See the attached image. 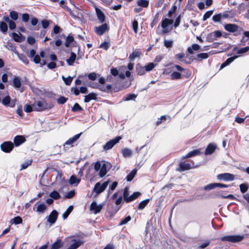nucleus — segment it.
Wrapping results in <instances>:
<instances>
[{"label":"nucleus","instance_id":"obj_1","mask_svg":"<svg viewBox=\"0 0 249 249\" xmlns=\"http://www.w3.org/2000/svg\"><path fill=\"white\" fill-rule=\"evenodd\" d=\"M34 109L36 111H42L48 110L53 107V105L49 102L47 103L45 100L36 101L34 103Z\"/></svg>","mask_w":249,"mask_h":249},{"label":"nucleus","instance_id":"obj_2","mask_svg":"<svg viewBox=\"0 0 249 249\" xmlns=\"http://www.w3.org/2000/svg\"><path fill=\"white\" fill-rule=\"evenodd\" d=\"M173 19L167 18H165L162 20L161 26L163 29L162 31V34H166L171 31L172 28L169 26L173 23Z\"/></svg>","mask_w":249,"mask_h":249},{"label":"nucleus","instance_id":"obj_3","mask_svg":"<svg viewBox=\"0 0 249 249\" xmlns=\"http://www.w3.org/2000/svg\"><path fill=\"white\" fill-rule=\"evenodd\" d=\"M243 236L241 235H228L221 238L222 241H229L231 242H237L243 240Z\"/></svg>","mask_w":249,"mask_h":249},{"label":"nucleus","instance_id":"obj_4","mask_svg":"<svg viewBox=\"0 0 249 249\" xmlns=\"http://www.w3.org/2000/svg\"><path fill=\"white\" fill-rule=\"evenodd\" d=\"M108 183V181H105L102 184L100 182L96 183L94 187V191L97 194L101 193L106 189Z\"/></svg>","mask_w":249,"mask_h":249},{"label":"nucleus","instance_id":"obj_5","mask_svg":"<svg viewBox=\"0 0 249 249\" xmlns=\"http://www.w3.org/2000/svg\"><path fill=\"white\" fill-rule=\"evenodd\" d=\"M121 139L122 137L121 136H118L115 138L110 140L103 146V149L105 150H108L111 149L114 146L115 144L119 142L120 140H121Z\"/></svg>","mask_w":249,"mask_h":249},{"label":"nucleus","instance_id":"obj_6","mask_svg":"<svg viewBox=\"0 0 249 249\" xmlns=\"http://www.w3.org/2000/svg\"><path fill=\"white\" fill-rule=\"evenodd\" d=\"M217 178L225 181H232L234 179V176L231 174L226 173L218 174L217 176Z\"/></svg>","mask_w":249,"mask_h":249},{"label":"nucleus","instance_id":"obj_7","mask_svg":"<svg viewBox=\"0 0 249 249\" xmlns=\"http://www.w3.org/2000/svg\"><path fill=\"white\" fill-rule=\"evenodd\" d=\"M109 30V27L107 24L105 23L101 26L96 27L94 28V31L96 34L99 36L103 35L107 31Z\"/></svg>","mask_w":249,"mask_h":249},{"label":"nucleus","instance_id":"obj_8","mask_svg":"<svg viewBox=\"0 0 249 249\" xmlns=\"http://www.w3.org/2000/svg\"><path fill=\"white\" fill-rule=\"evenodd\" d=\"M0 147L3 151L9 153L13 149L14 145L11 142L8 141L2 143L0 145Z\"/></svg>","mask_w":249,"mask_h":249},{"label":"nucleus","instance_id":"obj_9","mask_svg":"<svg viewBox=\"0 0 249 249\" xmlns=\"http://www.w3.org/2000/svg\"><path fill=\"white\" fill-rule=\"evenodd\" d=\"M80 135L81 133L76 134L66 141L64 144V149H66L68 148V145H70V147H72L73 146V143L79 138Z\"/></svg>","mask_w":249,"mask_h":249},{"label":"nucleus","instance_id":"obj_10","mask_svg":"<svg viewBox=\"0 0 249 249\" xmlns=\"http://www.w3.org/2000/svg\"><path fill=\"white\" fill-rule=\"evenodd\" d=\"M58 213L56 210H53L46 217L47 221L51 224H54L57 219Z\"/></svg>","mask_w":249,"mask_h":249},{"label":"nucleus","instance_id":"obj_11","mask_svg":"<svg viewBox=\"0 0 249 249\" xmlns=\"http://www.w3.org/2000/svg\"><path fill=\"white\" fill-rule=\"evenodd\" d=\"M190 163L185 162H181L179 164V167L176 170L179 172H183L194 168Z\"/></svg>","mask_w":249,"mask_h":249},{"label":"nucleus","instance_id":"obj_12","mask_svg":"<svg viewBox=\"0 0 249 249\" xmlns=\"http://www.w3.org/2000/svg\"><path fill=\"white\" fill-rule=\"evenodd\" d=\"M103 208V205L99 204L97 205V203L95 201H93L91 203L90 206V210L94 214H97L99 213Z\"/></svg>","mask_w":249,"mask_h":249},{"label":"nucleus","instance_id":"obj_13","mask_svg":"<svg viewBox=\"0 0 249 249\" xmlns=\"http://www.w3.org/2000/svg\"><path fill=\"white\" fill-rule=\"evenodd\" d=\"M217 148V145L213 143H211L208 145L205 151V155H208L213 154Z\"/></svg>","mask_w":249,"mask_h":249},{"label":"nucleus","instance_id":"obj_14","mask_svg":"<svg viewBox=\"0 0 249 249\" xmlns=\"http://www.w3.org/2000/svg\"><path fill=\"white\" fill-rule=\"evenodd\" d=\"M224 29L228 32L234 33L237 31L238 26L235 24H226L224 25Z\"/></svg>","mask_w":249,"mask_h":249},{"label":"nucleus","instance_id":"obj_15","mask_svg":"<svg viewBox=\"0 0 249 249\" xmlns=\"http://www.w3.org/2000/svg\"><path fill=\"white\" fill-rule=\"evenodd\" d=\"M25 142V139L23 136L18 135L14 139L15 146H18Z\"/></svg>","mask_w":249,"mask_h":249},{"label":"nucleus","instance_id":"obj_16","mask_svg":"<svg viewBox=\"0 0 249 249\" xmlns=\"http://www.w3.org/2000/svg\"><path fill=\"white\" fill-rule=\"evenodd\" d=\"M95 11L98 17V19L101 23H103L105 19V15L98 8L96 7L95 8Z\"/></svg>","mask_w":249,"mask_h":249},{"label":"nucleus","instance_id":"obj_17","mask_svg":"<svg viewBox=\"0 0 249 249\" xmlns=\"http://www.w3.org/2000/svg\"><path fill=\"white\" fill-rule=\"evenodd\" d=\"M13 86L16 89H18L21 87V79L17 76H15L13 80Z\"/></svg>","mask_w":249,"mask_h":249},{"label":"nucleus","instance_id":"obj_18","mask_svg":"<svg viewBox=\"0 0 249 249\" xmlns=\"http://www.w3.org/2000/svg\"><path fill=\"white\" fill-rule=\"evenodd\" d=\"M81 179L76 178L75 176H71L69 179V183L71 185H75L77 186L80 182Z\"/></svg>","mask_w":249,"mask_h":249},{"label":"nucleus","instance_id":"obj_19","mask_svg":"<svg viewBox=\"0 0 249 249\" xmlns=\"http://www.w3.org/2000/svg\"><path fill=\"white\" fill-rule=\"evenodd\" d=\"M96 94L94 93H90L87 95L85 96L84 102L86 103H88L91 100H96Z\"/></svg>","mask_w":249,"mask_h":249},{"label":"nucleus","instance_id":"obj_20","mask_svg":"<svg viewBox=\"0 0 249 249\" xmlns=\"http://www.w3.org/2000/svg\"><path fill=\"white\" fill-rule=\"evenodd\" d=\"M200 151L199 149L194 150L192 151H190V152H189L185 157H183V159L194 157L196 155H200Z\"/></svg>","mask_w":249,"mask_h":249},{"label":"nucleus","instance_id":"obj_21","mask_svg":"<svg viewBox=\"0 0 249 249\" xmlns=\"http://www.w3.org/2000/svg\"><path fill=\"white\" fill-rule=\"evenodd\" d=\"M76 58V54L73 52H71V53L70 57L69 59H67L66 60V61H67L68 64L69 66L72 65L73 63L74 62V61L75 60Z\"/></svg>","mask_w":249,"mask_h":249},{"label":"nucleus","instance_id":"obj_22","mask_svg":"<svg viewBox=\"0 0 249 249\" xmlns=\"http://www.w3.org/2000/svg\"><path fill=\"white\" fill-rule=\"evenodd\" d=\"M142 54L141 53L137 51H134L129 56V59L131 61H134L136 58H139Z\"/></svg>","mask_w":249,"mask_h":249},{"label":"nucleus","instance_id":"obj_23","mask_svg":"<svg viewBox=\"0 0 249 249\" xmlns=\"http://www.w3.org/2000/svg\"><path fill=\"white\" fill-rule=\"evenodd\" d=\"M71 242L72 244L70 247L72 249H77L82 244V242L80 240H76L75 239H72Z\"/></svg>","mask_w":249,"mask_h":249},{"label":"nucleus","instance_id":"obj_24","mask_svg":"<svg viewBox=\"0 0 249 249\" xmlns=\"http://www.w3.org/2000/svg\"><path fill=\"white\" fill-rule=\"evenodd\" d=\"M93 88H96L102 91H107L111 89V86L108 85L106 87L104 86H92Z\"/></svg>","mask_w":249,"mask_h":249},{"label":"nucleus","instance_id":"obj_25","mask_svg":"<svg viewBox=\"0 0 249 249\" xmlns=\"http://www.w3.org/2000/svg\"><path fill=\"white\" fill-rule=\"evenodd\" d=\"M200 48V47L199 45L196 44H194L192 45L191 47H188L187 49V51L188 53L190 54H193L194 53V51H198Z\"/></svg>","mask_w":249,"mask_h":249},{"label":"nucleus","instance_id":"obj_26","mask_svg":"<svg viewBox=\"0 0 249 249\" xmlns=\"http://www.w3.org/2000/svg\"><path fill=\"white\" fill-rule=\"evenodd\" d=\"M107 173V165L105 163L102 165V167L99 171V176L102 178L104 177Z\"/></svg>","mask_w":249,"mask_h":249},{"label":"nucleus","instance_id":"obj_27","mask_svg":"<svg viewBox=\"0 0 249 249\" xmlns=\"http://www.w3.org/2000/svg\"><path fill=\"white\" fill-rule=\"evenodd\" d=\"M46 205L42 203L37 206L36 211L39 213H43L46 210Z\"/></svg>","mask_w":249,"mask_h":249},{"label":"nucleus","instance_id":"obj_28","mask_svg":"<svg viewBox=\"0 0 249 249\" xmlns=\"http://www.w3.org/2000/svg\"><path fill=\"white\" fill-rule=\"evenodd\" d=\"M63 245L61 240H59L54 242L52 246L51 249H59Z\"/></svg>","mask_w":249,"mask_h":249},{"label":"nucleus","instance_id":"obj_29","mask_svg":"<svg viewBox=\"0 0 249 249\" xmlns=\"http://www.w3.org/2000/svg\"><path fill=\"white\" fill-rule=\"evenodd\" d=\"M8 30V26L4 21H0V31L5 34Z\"/></svg>","mask_w":249,"mask_h":249},{"label":"nucleus","instance_id":"obj_30","mask_svg":"<svg viewBox=\"0 0 249 249\" xmlns=\"http://www.w3.org/2000/svg\"><path fill=\"white\" fill-rule=\"evenodd\" d=\"M145 70L144 67L139 65L136 66V72L138 75H142L145 73Z\"/></svg>","mask_w":249,"mask_h":249},{"label":"nucleus","instance_id":"obj_31","mask_svg":"<svg viewBox=\"0 0 249 249\" xmlns=\"http://www.w3.org/2000/svg\"><path fill=\"white\" fill-rule=\"evenodd\" d=\"M132 151L127 148H124L122 150V154L124 157H129L132 155Z\"/></svg>","mask_w":249,"mask_h":249},{"label":"nucleus","instance_id":"obj_32","mask_svg":"<svg viewBox=\"0 0 249 249\" xmlns=\"http://www.w3.org/2000/svg\"><path fill=\"white\" fill-rule=\"evenodd\" d=\"M12 37L14 40L17 42H21L22 41V35L19 34H17V33H13L12 34Z\"/></svg>","mask_w":249,"mask_h":249},{"label":"nucleus","instance_id":"obj_33","mask_svg":"<svg viewBox=\"0 0 249 249\" xmlns=\"http://www.w3.org/2000/svg\"><path fill=\"white\" fill-rule=\"evenodd\" d=\"M73 210V206H70L67 210L63 213L62 217L64 219H66Z\"/></svg>","mask_w":249,"mask_h":249},{"label":"nucleus","instance_id":"obj_34","mask_svg":"<svg viewBox=\"0 0 249 249\" xmlns=\"http://www.w3.org/2000/svg\"><path fill=\"white\" fill-rule=\"evenodd\" d=\"M171 79L172 80H177L181 78V74L177 71H174L170 75Z\"/></svg>","mask_w":249,"mask_h":249},{"label":"nucleus","instance_id":"obj_35","mask_svg":"<svg viewBox=\"0 0 249 249\" xmlns=\"http://www.w3.org/2000/svg\"><path fill=\"white\" fill-rule=\"evenodd\" d=\"M137 4L140 6L145 8L148 6L149 1L147 0H139Z\"/></svg>","mask_w":249,"mask_h":249},{"label":"nucleus","instance_id":"obj_36","mask_svg":"<svg viewBox=\"0 0 249 249\" xmlns=\"http://www.w3.org/2000/svg\"><path fill=\"white\" fill-rule=\"evenodd\" d=\"M237 57V56H235L227 59V60L221 65V68H223L224 67L229 65L232 61H233Z\"/></svg>","mask_w":249,"mask_h":249},{"label":"nucleus","instance_id":"obj_37","mask_svg":"<svg viewBox=\"0 0 249 249\" xmlns=\"http://www.w3.org/2000/svg\"><path fill=\"white\" fill-rule=\"evenodd\" d=\"M74 41V38L73 36H68L66 38V42L65 43V45L66 47H69L70 44L71 42H72Z\"/></svg>","mask_w":249,"mask_h":249},{"label":"nucleus","instance_id":"obj_38","mask_svg":"<svg viewBox=\"0 0 249 249\" xmlns=\"http://www.w3.org/2000/svg\"><path fill=\"white\" fill-rule=\"evenodd\" d=\"M24 110L26 112H31L33 111H35L34 109V104L30 105L29 104L25 105L24 107Z\"/></svg>","mask_w":249,"mask_h":249},{"label":"nucleus","instance_id":"obj_39","mask_svg":"<svg viewBox=\"0 0 249 249\" xmlns=\"http://www.w3.org/2000/svg\"><path fill=\"white\" fill-rule=\"evenodd\" d=\"M149 201V199H145L144 200L141 202L138 206V209L139 210H142L144 208V207L147 205Z\"/></svg>","mask_w":249,"mask_h":249},{"label":"nucleus","instance_id":"obj_40","mask_svg":"<svg viewBox=\"0 0 249 249\" xmlns=\"http://www.w3.org/2000/svg\"><path fill=\"white\" fill-rule=\"evenodd\" d=\"M136 97L137 95L134 94H129L124 97L123 100L124 101H127L131 100H134L136 98Z\"/></svg>","mask_w":249,"mask_h":249},{"label":"nucleus","instance_id":"obj_41","mask_svg":"<svg viewBox=\"0 0 249 249\" xmlns=\"http://www.w3.org/2000/svg\"><path fill=\"white\" fill-rule=\"evenodd\" d=\"M155 64L153 63H149L144 66L145 71H150L152 70L155 67Z\"/></svg>","mask_w":249,"mask_h":249},{"label":"nucleus","instance_id":"obj_42","mask_svg":"<svg viewBox=\"0 0 249 249\" xmlns=\"http://www.w3.org/2000/svg\"><path fill=\"white\" fill-rule=\"evenodd\" d=\"M62 78L66 85H70L73 78L71 76H68L67 78H65L64 76H62Z\"/></svg>","mask_w":249,"mask_h":249},{"label":"nucleus","instance_id":"obj_43","mask_svg":"<svg viewBox=\"0 0 249 249\" xmlns=\"http://www.w3.org/2000/svg\"><path fill=\"white\" fill-rule=\"evenodd\" d=\"M136 174V171L132 170L126 177L127 180L129 181L133 179Z\"/></svg>","mask_w":249,"mask_h":249},{"label":"nucleus","instance_id":"obj_44","mask_svg":"<svg viewBox=\"0 0 249 249\" xmlns=\"http://www.w3.org/2000/svg\"><path fill=\"white\" fill-rule=\"evenodd\" d=\"M10 17L14 20H16L18 18V12L12 11L10 12Z\"/></svg>","mask_w":249,"mask_h":249},{"label":"nucleus","instance_id":"obj_45","mask_svg":"<svg viewBox=\"0 0 249 249\" xmlns=\"http://www.w3.org/2000/svg\"><path fill=\"white\" fill-rule=\"evenodd\" d=\"M49 196L54 199H57L60 197L59 193L56 191H53L50 193Z\"/></svg>","mask_w":249,"mask_h":249},{"label":"nucleus","instance_id":"obj_46","mask_svg":"<svg viewBox=\"0 0 249 249\" xmlns=\"http://www.w3.org/2000/svg\"><path fill=\"white\" fill-rule=\"evenodd\" d=\"M222 36V33L219 31H215L213 33L210 34L208 35V36H213L215 38L220 37Z\"/></svg>","mask_w":249,"mask_h":249},{"label":"nucleus","instance_id":"obj_47","mask_svg":"<svg viewBox=\"0 0 249 249\" xmlns=\"http://www.w3.org/2000/svg\"><path fill=\"white\" fill-rule=\"evenodd\" d=\"M240 190L242 193H245L248 189L249 186L247 184L242 183L239 186Z\"/></svg>","mask_w":249,"mask_h":249},{"label":"nucleus","instance_id":"obj_48","mask_svg":"<svg viewBox=\"0 0 249 249\" xmlns=\"http://www.w3.org/2000/svg\"><path fill=\"white\" fill-rule=\"evenodd\" d=\"M11 98L9 96L5 97L2 100V103L3 105L7 106L10 103Z\"/></svg>","mask_w":249,"mask_h":249},{"label":"nucleus","instance_id":"obj_49","mask_svg":"<svg viewBox=\"0 0 249 249\" xmlns=\"http://www.w3.org/2000/svg\"><path fill=\"white\" fill-rule=\"evenodd\" d=\"M249 51V46H246L244 48H240L237 50V53L238 54H243Z\"/></svg>","mask_w":249,"mask_h":249},{"label":"nucleus","instance_id":"obj_50","mask_svg":"<svg viewBox=\"0 0 249 249\" xmlns=\"http://www.w3.org/2000/svg\"><path fill=\"white\" fill-rule=\"evenodd\" d=\"M71 110L73 112H76L78 111H81L82 110V108L78 103H75L73 107H72Z\"/></svg>","mask_w":249,"mask_h":249},{"label":"nucleus","instance_id":"obj_51","mask_svg":"<svg viewBox=\"0 0 249 249\" xmlns=\"http://www.w3.org/2000/svg\"><path fill=\"white\" fill-rule=\"evenodd\" d=\"M213 11L211 10L207 11L205 13V14L203 15V20L205 21L207 20L208 18H209L213 14Z\"/></svg>","mask_w":249,"mask_h":249},{"label":"nucleus","instance_id":"obj_52","mask_svg":"<svg viewBox=\"0 0 249 249\" xmlns=\"http://www.w3.org/2000/svg\"><path fill=\"white\" fill-rule=\"evenodd\" d=\"M173 41L171 40L164 39V45L167 48L172 47L173 46Z\"/></svg>","mask_w":249,"mask_h":249},{"label":"nucleus","instance_id":"obj_53","mask_svg":"<svg viewBox=\"0 0 249 249\" xmlns=\"http://www.w3.org/2000/svg\"><path fill=\"white\" fill-rule=\"evenodd\" d=\"M222 18V15L221 14H219L217 15H215L213 17V20L215 22H219Z\"/></svg>","mask_w":249,"mask_h":249},{"label":"nucleus","instance_id":"obj_54","mask_svg":"<svg viewBox=\"0 0 249 249\" xmlns=\"http://www.w3.org/2000/svg\"><path fill=\"white\" fill-rule=\"evenodd\" d=\"M130 220H131V217L130 216H128L126 217L125 218L121 220L119 225L121 226V225L125 224L128 221H129Z\"/></svg>","mask_w":249,"mask_h":249},{"label":"nucleus","instance_id":"obj_55","mask_svg":"<svg viewBox=\"0 0 249 249\" xmlns=\"http://www.w3.org/2000/svg\"><path fill=\"white\" fill-rule=\"evenodd\" d=\"M75 195V192L73 190H71L68 192L65 196V198H71L74 196Z\"/></svg>","mask_w":249,"mask_h":249},{"label":"nucleus","instance_id":"obj_56","mask_svg":"<svg viewBox=\"0 0 249 249\" xmlns=\"http://www.w3.org/2000/svg\"><path fill=\"white\" fill-rule=\"evenodd\" d=\"M215 187H216V183H211L205 186L204 187V189L206 190H210L215 188Z\"/></svg>","mask_w":249,"mask_h":249},{"label":"nucleus","instance_id":"obj_57","mask_svg":"<svg viewBox=\"0 0 249 249\" xmlns=\"http://www.w3.org/2000/svg\"><path fill=\"white\" fill-rule=\"evenodd\" d=\"M32 161L31 160H28L21 164V169H26L29 165H31Z\"/></svg>","mask_w":249,"mask_h":249},{"label":"nucleus","instance_id":"obj_58","mask_svg":"<svg viewBox=\"0 0 249 249\" xmlns=\"http://www.w3.org/2000/svg\"><path fill=\"white\" fill-rule=\"evenodd\" d=\"M197 57L201 59H206L209 57V55L207 53H200L197 54Z\"/></svg>","mask_w":249,"mask_h":249},{"label":"nucleus","instance_id":"obj_59","mask_svg":"<svg viewBox=\"0 0 249 249\" xmlns=\"http://www.w3.org/2000/svg\"><path fill=\"white\" fill-rule=\"evenodd\" d=\"M132 27L134 30V32L135 33H137L138 28V22L137 20H134L132 23Z\"/></svg>","mask_w":249,"mask_h":249},{"label":"nucleus","instance_id":"obj_60","mask_svg":"<svg viewBox=\"0 0 249 249\" xmlns=\"http://www.w3.org/2000/svg\"><path fill=\"white\" fill-rule=\"evenodd\" d=\"M13 223L16 224L21 223L22 222V218L19 216H17L12 219Z\"/></svg>","mask_w":249,"mask_h":249},{"label":"nucleus","instance_id":"obj_61","mask_svg":"<svg viewBox=\"0 0 249 249\" xmlns=\"http://www.w3.org/2000/svg\"><path fill=\"white\" fill-rule=\"evenodd\" d=\"M60 31H61V28L59 26L55 25L53 27L51 34L52 35L53 33H54L55 34H58L60 32Z\"/></svg>","mask_w":249,"mask_h":249},{"label":"nucleus","instance_id":"obj_62","mask_svg":"<svg viewBox=\"0 0 249 249\" xmlns=\"http://www.w3.org/2000/svg\"><path fill=\"white\" fill-rule=\"evenodd\" d=\"M57 101L58 104H63L67 101V98L63 96H61L59 97L58 99H57Z\"/></svg>","mask_w":249,"mask_h":249},{"label":"nucleus","instance_id":"obj_63","mask_svg":"<svg viewBox=\"0 0 249 249\" xmlns=\"http://www.w3.org/2000/svg\"><path fill=\"white\" fill-rule=\"evenodd\" d=\"M19 58L25 64H28L29 63V61L23 55H18Z\"/></svg>","mask_w":249,"mask_h":249},{"label":"nucleus","instance_id":"obj_64","mask_svg":"<svg viewBox=\"0 0 249 249\" xmlns=\"http://www.w3.org/2000/svg\"><path fill=\"white\" fill-rule=\"evenodd\" d=\"M97 74L95 72H91V73H90L89 75H88V77L90 79V80H94L96 79L97 78Z\"/></svg>","mask_w":249,"mask_h":249}]
</instances>
